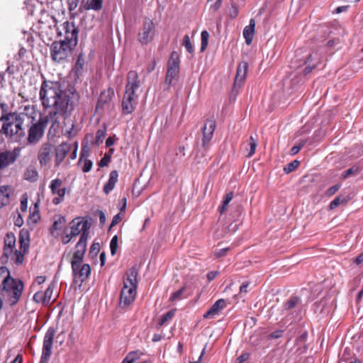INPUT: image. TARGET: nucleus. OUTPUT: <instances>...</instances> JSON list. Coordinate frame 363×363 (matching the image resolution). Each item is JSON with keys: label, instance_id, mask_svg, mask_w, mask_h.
I'll list each match as a JSON object with an SVG mask.
<instances>
[{"label": "nucleus", "instance_id": "nucleus-17", "mask_svg": "<svg viewBox=\"0 0 363 363\" xmlns=\"http://www.w3.org/2000/svg\"><path fill=\"white\" fill-rule=\"evenodd\" d=\"M62 182L60 179H53L50 184V189L52 194H57L58 197H55L52 199V203L55 205L59 204L63 200L65 195L66 188H60Z\"/></svg>", "mask_w": 363, "mask_h": 363}, {"label": "nucleus", "instance_id": "nucleus-2", "mask_svg": "<svg viewBox=\"0 0 363 363\" xmlns=\"http://www.w3.org/2000/svg\"><path fill=\"white\" fill-rule=\"evenodd\" d=\"M33 114V107L26 106L21 112H13L2 116L0 118L1 133L13 141H21L26 136V127L35 119Z\"/></svg>", "mask_w": 363, "mask_h": 363}, {"label": "nucleus", "instance_id": "nucleus-3", "mask_svg": "<svg viewBox=\"0 0 363 363\" xmlns=\"http://www.w3.org/2000/svg\"><path fill=\"white\" fill-rule=\"evenodd\" d=\"M138 270L135 267H131L126 272V278L123 280V286L120 294L119 306L125 308L130 306L136 296L138 285Z\"/></svg>", "mask_w": 363, "mask_h": 363}, {"label": "nucleus", "instance_id": "nucleus-51", "mask_svg": "<svg viewBox=\"0 0 363 363\" xmlns=\"http://www.w3.org/2000/svg\"><path fill=\"white\" fill-rule=\"evenodd\" d=\"M79 0H67L68 9L69 11H74L78 6Z\"/></svg>", "mask_w": 363, "mask_h": 363}, {"label": "nucleus", "instance_id": "nucleus-32", "mask_svg": "<svg viewBox=\"0 0 363 363\" xmlns=\"http://www.w3.org/2000/svg\"><path fill=\"white\" fill-rule=\"evenodd\" d=\"M300 302V298H298V296H294L284 303V308L285 310H291L295 308L298 304H299Z\"/></svg>", "mask_w": 363, "mask_h": 363}, {"label": "nucleus", "instance_id": "nucleus-63", "mask_svg": "<svg viewBox=\"0 0 363 363\" xmlns=\"http://www.w3.org/2000/svg\"><path fill=\"white\" fill-rule=\"evenodd\" d=\"M45 281V277H44V276H39L35 279V282L38 285H40L41 284L44 283Z\"/></svg>", "mask_w": 363, "mask_h": 363}, {"label": "nucleus", "instance_id": "nucleus-9", "mask_svg": "<svg viewBox=\"0 0 363 363\" xmlns=\"http://www.w3.org/2000/svg\"><path fill=\"white\" fill-rule=\"evenodd\" d=\"M155 33V26L152 21L145 19L138 35V41L142 45H147L153 39Z\"/></svg>", "mask_w": 363, "mask_h": 363}, {"label": "nucleus", "instance_id": "nucleus-55", "mask_svg": "<svg viewBox=\"0 0 363 363\" xmlns=\"http://www.w3.org/2000/svg\"><path fill=\"white\" fill-rule=\"evenodd\" d=\"M74 237L69 233L62 236L61 241L64 245L69 243Z\"/></svg>", "mask_w": 363, "mask_h": 363}, {"label": "nucleus", "instance_id": "nucleus-57", "mask_svg": "<svg viewBox=\"0 0 363 363\" xmlns=\"http://www.w3.org/2000/svg\"><path fill=\"white\" fill-rule=\"evenodd\" d=\"M100 250V245L99 243H94L90 249V253H93L94 255H97V253L99 252Z\"/></svg>", "mask_w": 363, "mask_h": 363}, {"label": "nucleus", "instance_id": "nucleus-26", "mask_svg": "<svg viewBox=\"0 0 363 363\" xmlns=\"http://www.w3.org/2000/svg\"><path fill=\"white\" fill-rule=\"evenodd\" d=\"M255 21L253 18H252L250 21L249 25L245 26L243 30V36L245 39L246 44L248 45L252 43L255 34Z\"/></svg>", "mask_w": 363, "mask_h": 363}, {"label": "nucleus", "instance_id": "nucleus-54", "mask_svg": "<svg viewBox=\"0 0 363 363\" xmlns=\"http://www.w3.org/2000/svg\"><path fill=\"white\" fill-rule=\"evenodd\" d=\"M228 250H229L228 247L220 249V250H218L215 252V256L217 258L223 257V256H225L226 255V253L228 251Z\"/></svg>", "mask_w": 363, "mask_h": 363}, {"label": "nucleus", "instance_id": "nucleus-12", "mask_svg": "<svg viewBox=\"0 0 363 363\" xmlns=\"http://www.w3.org/2000/svg\"><path fill=\"white\" fill-rule=\"evenodd\" d=\"M54 147L50 143H43L38 150V160L42 167L46 166L50 162L52 155Z\"/></svg>", "mask_w": 363, "mask_h": 363}, {"label": "nucleus", "instance_id": "nucleus-10", "mask_svg": "<svg viewBox=\"0 0 363 363\" xmlns=\"http://www.w3.org/2000/svg\"><path fill=\"white\" fill-rule=\"evenodd\" d=\"M21 147H15L13 150L0 152V170H3L15 163L20 156Z\"/></svg>", "mask_w": 363, "mask_h": 363}, {"label": "nucleus", "instance_id": "nucleus-33", "mask_svg": "<svg viewBox=\"0 0 363 363\" xmlns=\"http://www.w3.org/2000/svg\"><path fill=\"white\" fill-rule=\"evenodd\" d=\"M360 172V169L358 166H353L351 168L347 169L346 171L342 173V178L347 179L350 176H356L358 175Z\"/></svg>", "mask_w": 363, "mask_h": 363}, {"label": "nucleus", "instance_id": "nucleus-21", "mask_svg": "<svg viewBox=\"0 0 363 363\" xmlns=\"http://www.w3.org/2000/svg\"><path fill=\"white\" fill-rule=\"evenodd\" d=\"M247 69L248 64L247 62L243 61L238 65L234 83L235 86L237 85L239 86H241L247 76Z\"/></svg>", "mask_w": 363, "mask_h": 363}, {"label": "nucleus", "instance_id": "nucleus-64", "mask_svg": "<svg viewBox=\"0 0 363 363\" xmlns=\"http://www.w3.org/2000/svg\"><path fill=\"white\" fill-rule=\"evenodd\" d=\"M347 9V6H339L335 9L337 13H340L341 12L345 11Z\"/></svg>", "mask_w": 363, "mask_h": 363}, {"label": "nucleus", "instance_id": "nucleus-60", "mask_svg": "<svg viewBox=\"0 0 363 363\" xmlns=\"http://www.w3.org/2000/svg\"><path fill=\"white\" fill-rule=\"evenodd\" d=\"M97 213L99 214V220H100L101 224H104L105 222H106V215H105V213L102 211H101V210H98L97 211Z\"/></svg>", "mask_w": 363, "mask_h": 363}, {"label": "nucleus", "instance_id": "nucleus-43", "mask_svg": "<svg viewBox=\"0 0 363 363\" xmlns=\"http://www.w3.org/2000/svg\"><path fill=\"white\" fill-rule=\"evenodd\" d=\"M174 314V312L172 310H171V311H168L167 313H166L165 314H164L162 316V318L159 322V325H162L163 324H164V323L171 320Z\"/></svg>", "mask_w": 363, "mask_h": 363}, {"label": "nucleus", "instance_id": "nucleus-23", "mask_svg": "<svg viewBox=\"0 0 363 363\" xmlns=\"http://www.w3.org/2000/svg\"><path fill=\"white\" fill-rule=\"evenodd\" d=\"M67 220L64 216L60 215L54 217V222L50 228V234L54 237L59 235L58 231L62 230L66 225Z\"/></svg>", "mask_w": 363, "mask_h": 363}, {"label": "nucleus", "instance_id": "nucleus-58", "mask_svg": "<svg viewBox=\"0 0 363 363\" xmlns=\"http://www.w3.org/2000/svg\"><path fill=\"white\" fill-rule=\"evenodd\" d=\"M219 274L218 271H212L207 274V279L209 281H213Z\"/></svg>", "mask_w": 363, "mask_h": 363}, {"label": "nucleus", "instance_id": "nucleus-53", "mask_svg": "<svg viewBox=\"0 0 363 363\" xmlns=\"http://www.w3.org/2000/svg\"><path fill=\"white\" fill-rule=\"evenodd\" d=\"M28 207V199L24 195L21 199V208L22 211H26Z\"/></svg>", "mask_w": 363, "mask_h": 363}, {"label": "nucleus", "instance_id": "nucleus-38", "mask_svg": "<svg viewBox=\"0 0 363 363\" xmlns=\"http://www.w3.org/2000/svg\"><path fill=\"white\" fill-rule=\"evenodd\" d=\"M53 289H54V284H50L49 285V286L47 288V289L45 291H43L44 298H45V301L48 304L50 302L52 295L53 293Z\"/></svg>", "mask_w": 363, "mask_h": 363}, {"label": "nucleus", "instance_id": "nucleus-34", "mask_svg": "<svg viewBox=\"0 0 363 363\" xmlns=\"http://www.w3.org/2000/svg\"><path fill=\"white\" fill-rule=\"evenodd\" d=\"M233 198V192H229L225 195V199L223 201L222 206L220 207H219V211L220 213H223L225 212L228 205L232 201Z\"/></svg>", "mask_w": 363, "mask_h": 363}, {"label": "nucleus", "instance_id": "nucleus-48", "mask_svg": "<svg viewBox=\"0 0 363 363\" xmlns=\"http://www.w3.org/2000/svg\"><path fill=\"white\" fill-rule=\"evenodd\" d=\"M340 188V184H336L333 186L332 187L329 188L326 191V195L328 196H331L333 194H335Z\"/></svg>", "mask_w": 363, "mask_h": 363}, {"label": "nucleus", "instance_id": "nucleus-11", "mask_svg": "<svg viewBox=\"0 0 363 363\" xmlns=\"http://www.w3.org/2000/svg\"><path fill=\"white\" fill-rule=\"evenodd\" d=\"M72 269L74 281L79 285L88 279L91 273V267L88 264H76Z\"/></svg>", "mask_w": 363, "mask_h": 363}, {"label": "nucleus", "instance_id": "nucleus-50", "mask_svg": "<svg viewBox=\"0 0 363 363\" xmlns=\"http://www.w3.org/2000/svg\"><path fill=\"white\" fill-rule=\"evenodd\" d=\"M249 358H250L249 353H247V352L243 353L235 359V363H243L245 361L248 360Z\"/></svg>", "mask_w": 363, "mask_h": 363}, {"label": "nucleus", "instance_id": "nucleus-13", "mask_svg": "<svg viewBox=\"0 0 363 363\" xmlns=\"http://www.w3.org/2000/svg\"><path fill=\"white\" fill-rule=\"evenodd\" d=\"M138 94H130L125 92L122 100V113L128 115L132 113L138 105Z\"/></svg>", "mask_w": 363, "mask_h": 363}, {"label": "nucleus", "instance_id": "nucleus-18", "mask_svg": "<svg viewBox=\"0 0 363 363\" xmlns=\"http://www.w3.org/2000/svg\"><path fill=\"white\" fill-rule=\"evenodd\" d=\"M86 242L79 240L76 245L77 250L73 255L72 259L71 261L72 268H74L76 264H82L84 259V255L86 250Z\"/></svg>", "mask_w": 363, "mask_h": 363}, {"label": "nucleus", "instance_id": "nucleus-62", "mask_svg": "<svg viewBox=\"0 0 363 363\" xmlns=\"http://www.w3.org/2000/svg\"><path fill=\"white\" fill-rule=\"evenodd\" d=\"M363 262V253L360 254L359 256H357L354 260V263L357 265L360 264Z\"/></svg>", "mask_w": 363, "mask_h": 363}, {"label": "nucleus", "instance_id": "nucleus-27", "mask_svg": "<svg viewBox=\"0 0 363 363\" xmlns=\"http://www.w3.org/2000/svg\"><path fill=\"white\" fill-rule=\"evenodd\" d=\"M118 173L116 170H113L109 174V179L104 186V192L108 194L113 189L118 181Z\"/></svg>", "mask_w": 363, "mask_h": 363}, {"label": "nucleus", "instance_id": "nucleus-49", "mask_svg": "<svg viewBox=\"0 0 363 363\" xmlns=\"http://www.w3.org/2000/svg\"><path fill=\"white\" fill-rule=\"evenodd\" d=\"M111 160V155H105L100 160L99 165L100 167L107 166Z\"/></svg>", "mask_w": 363, "mask_h": 363}, {"label": "nucleus", "instance_id": "nucleus-1", "mask_svg": "<svg viewBox=\"0 0 363 363\" xmlns=\"http://www.w3.org/2000/svg\"><path fill=\"white\" fill-rule=\"evenodd\" d=\"M40 100L45 109H50L48 116L40 117L36 122L34 119L28 125L27 141L30 145H36L44 135L45 129L50 120L51 128L59 127L57 115L64 118L70 116L79 100V95L73 86L64 82L45 79L40 86Z\"/></svg>", "mask_w": 363, "mask_h": 363}, {"label": "nucleus", "instance_id": "nucleus-30", "mask_svg": "<svg viewBox=\"0 0 363 363\" xmlns=\"http://www.w3.org/2000/svg\"><path fill=\"white\" fill-rule=\"evenodd\" d=\"M16 237L13 233H8L4 238V247L9 248H15Z\"/></svg>", "mask_w": 363, "mask_h": 363}, {"label": "nucleus", "instance_id": "nucleus-16", "mask_svg": "<svg viewBox=\"0 0 363 363\" xmlns=\"http://www.w3.org/2000/svg\"><path fill=\"white\" fill-rule=\"evenodd\" d=\"M140 86V82L138 79L137 72L131 70L127 74V83L125 85V91L130 94H138L137 91Z\"/></svg>", "mask_w": 363, "mask_h": 363}, {"label": "nucleus", "instance_id": "nucleus-61", "mask_svg": "<svg viewBox=\"0 0 363 363\" xmlns=\"http://www.w3.org/2000/svg\"><path fill=\"white\" fill-rule=\"evenodd\" d=\"M215 1H216L215 3L212 6H211V8L213 9L214 11L218 10L220 8L221 3H222V0H215Z\"/></svg>", "mask_w": 363, "mask_h": 363}, {"label": "nucleus", "instance_id": "nucleus-24", "mask_svg": "<svg viewBox=\"0 0 363 363\" xmlns=\"http://www.w3.org/2000/svg\"><path fill=\"white\" fill-rule=\"evenodd\" d=\"M225 307V301L224 299L216 301L210 309L203 315L205 318H213L216 315Z\"/></svg>", "mask_w": 363, "mask_h": 363}, {"label": "nucleus", "instance_id": "nucleus-46", "mask_svg": "<svg viewBox=\"0 0 363 363\" xmlns=\"http://www.w3.org/2000/svg\"><path fill=\"white\" fill-rule=\"evenodd\" d=\"M304 145H305V141H301L297 145L294 146L291 149V155H296L300 151V150L303 147Z\"/></svg>", "mask_w": 363, "mask_h": 363}, {"label": "nucleus", "instance_id": "nucleus-42", "mask_svg": "<svg viewBox=\"0 0 363 363\" xmlns=\"http://www.w3.org/2000/svg\"><path fill=\"white\" fill-rule=\"evenodd\" d=\"M118 236L115 235L112 238L110 242V250L111 255H114L116 253L118 249Z\"/></svg>", "mask_w": 363, "mask_h": 363}, {"label": "nucleus", "instance_id": "nucleus-59", "mask_svg": "<svg viewBox=\"0 0 363 363\" xmlns=\"http://www.w3.org/2000/svg\"><path fill=\"white\" fill-rule=\"evenodd\" d=\"M249 285H250V283L248 281L243 282L240 287V294H242V293L247 294V289L249 286Z\"/></svg>", "mask_w": 363, "mask_h": 363}, {"label": "nucleus", "instance_id": "nucleus-39", "mask_svg": "<svg viewBox=\"0 0 363 363\" xmlns=\"http://www.w3.org/2000/svg\"><path fill=\"white\" fill-rule=\"evenodd\" d=\"M182 45L186 48V50L189 53H192L194 52V47L191 43L190 38L188 35H185L184 36Z\"/></svg>", "mask_w": 363, "mask_h": 363}, {"label": "nucleus", "instance_id": "nucleus-31", "mask_svg": "<svg viewBox=\"0 0 363 363\" xmlns=\"http://www.w3.org/2000/svg\"><path fill=\"white\" fill-rule=\"evenodd\" d=\"M143 354V352L140 350L133 351L128 354V355L125 357V359L128 363H133L135 361L140 359V357Z\"/></svg>", "mask_w": 363, "mask_h": 363}, {"label": "nucleus", "instance_id": "nucleus-36", "mask_svg": "<svg viewBox=\"0 0 363 363\" xmlns=\"http://www.w3.org/2000/svg\"><path fill=\"white\" fill-rule=\"evenodd\" d=\"M347 199L345 198H342L341 196H337L333 201H332L330 203L329 208L330 209H334L337 208L341 203H346L347 202Z\"/></svg>", "mask_w": 363, "mask_h": 363}, {"label": "nucleus", "instance_id": "nucleus-5", "mask_svg": "<svg viewBox=\"0 0 363 363\" xmlns=\"http://www.w3.org/2000/svg\"><path fill=\"white\" fill-rule=\"evenodd\" d=\"M76 44H71L70 42L65 40L55 41L51 45V57L57 62H62L66 60L72 53Z\"/></svg>", "mask_w": 363, "mask_h": 363}, {"label": "nucleus", "instance_id": "nucleus-4", "mask_svg": "<svg viewBox=\"0 0 363 363\" xmlns=\"http://www.w3.org/2000/svg\"><path fill=\"white\" fill-rule=\"evenodd\" d=\"M23 289V282L12 277L9 279V281L4 283L0 288V291H2L4 295L7 296L11 305H14L18 302L22 294Z\"/></svg>", "mask_w": 363, "mask_h": 363}, {"label": "nucleus", "instance_id": "nucleus-37", "mask_svg": "<svg viewBox=\"0 0 363 363\" xmlns=\"http://www.w3.org/2000/svg\"><path fill=\"white\" fill-rule=\"evenodd\" d=\"M300 162L298 160H294L291 162L289 163L286 166L284 167V171L286 174H289L293 171H294L299 165Z\"/></svg>", "mask_w": 363, "mask_h": 363}, {"label": "nucleus", "instance_id": "nucleus-8", "mask_svg": "<svg viewBox=\"0 0 363 363\" xmlns=\"http://www.w3.org/2000/svg\"><path fill=\"white\" fill-rule=\"evenodd\" d=\"M56 333V330L53 327H50L46 331L42 349V354L40 360V363H48L50 356L52 354V349L54 337Z\"/></svg>", "mask_w": 363, "mask_h": 363}, {"label": "nucleus", "instance_id": "nucleus-29", "mask_svg": "<svg viewBox=\"0 0 363 363\" xmlns=\"http://www.w3.org/2000/svg\"><path fill=\"white\" fill-rule=\"evenodd\" d=\"M103 0H87L86 4V9L99 11L102 8Z\"/></svg>", "mask_w": 363, "mask_h": 363}, {"label": "nucleus", "instance_id": "nucleus-14", "mask_svg": "<svg viewBox=\"0 0 363 363\" xmlns=\"http://www.w3.org/2000/svg\"><path fill=\"white\" fill-rule=\"evenodd\" d=\"M62 30L65 33L66 42H70L71 44H77L78 42V29L73 22L65 21L62 25Z\"/></svg>", "mask_w": 363, "mask_h": 363}, {"label": "nucleus", "instance_id": "nucleus-7", "mask_svg": "<svg viewBox=\"0 0 363 363\" xmlns=\"http://www.w3.org/2000/svg\"><path fill=\"white\" fill-rule=\"evenodd\" d=\"M180 57L177 52H172L167 62V69L164 83L169 86L172 85L179 73Z\"/></svg>", "mask_w": 363, "mask_h": 363}, {"label": "nucleus", "instance_id": "nucleus-35", "mask_svg": "<svg viewBox=\"0 0 363 363\" xmlns=\"http://www.w3.org/2000/svg\"><path fill=\"white\" fill-rule=\"evenodd\" d=\"M208 38L209 34L208 31L203 30L201 33V50L203 52L206 50L208 45Z\"/></svg>", "mask_w": 363, "mask_h": 363}, {"label": "nucleus", "instance_id": "nucleus-6", "mask_svg": "<svg viewBox=\"0 0 363 363\" xmlns=\"http://www.w3.org/2000/svg\"><path fill=\"white\" fill-rule=\"evenodd\" d=\"M70 233L74 238L80 235L79 240L87 241L91 223L84 218H76L69 223Z\"/></svg>", "mask_w": 363, "mask_h": 363}, {"label": "nucleus", "instance_id": "nucleus-40", "mask_svg": "<svg viewBox=\"0 0 363 363\" xmlns=\"http://www.w3.org/2000/svg\"><path fill=\"white\" fill-rule=\"evenodd\" d=\"M184 289H185V287H182L180 289H179L178 291L174 292L170 297V301H179L182 298H184L183 293H184Z\"/></svg>", "mask_w": 363, "mask_h": 363}, {"label": "nucleus", "instance_id": "nucleus-22", "mask_svg": "<svg viewBox=\"0 0 363 363\" xmlns=\"http://www.w3.org/2000/svg\"><path fill=\"white\" fill-rule=\"evenodd\" d=\"M113 95L114 91L111 88L102 91L98 99L96 109H104L105 106L111 101Z\"/></svg>", "mask_w": 363, "mask_h": 363}, {"label": "nucleus", "instance_id": "nucleus-25", "mask_svg": "<svg viewBox=\"0 0 363 363\" xmlns=\"http://www.w3.org/2000/svg\"><path fill=\"white\" fill-rule=\"evenodd\" d=\"M11 192L12 189L11 186L3 185L0 186V208L9 203Z\"/></svg>", "mask_w": 363, "mask_h": 363}, {"label": "nucleus", "instance_id": "nucleus-45", "mask_svg": "<svg viewBox=\"0 0 363 363\" xmlns=\"http://www.w3.org/2000/svg\"><path fill=\"white\" fill-rule=\"evenodd\" d=\"M92 165H93L92 162L90 160L85 158L84 160L82 171L86 173L89 172V171H91V169L92 168Z\"/></svg>", "mask_w": 363, "mask_h": 363}, {"label": "nucleus", "instance_id": "nucleus-19", "mask_svg": "<svg viewBox=\"0 0 363 363\" xmlns=\"http://www.w3.org/2000/svg\"><path fill=\"white\" fill-rule=\"evenodd\" d=\"M216 128V122L214 120L210 119L207 120L202 128L203 132V138L202 143L203 146L206 147V146L208 144V143L211 140L214 130Z\"/></svg>", "mask_w": 363, "mask_h": 363}, {"label": "nucleus", "instance_id": "nucleus-44", "mask_svg": "<svg viewBox=\"0 0 363 363\" xmlns=\"http://www.w3.org/2000/svg\"><path fill=\"white\" fill-rule=\"evenodd\" d=\"M33 299L37 303H42L43 304H48L45 298H44L43 291H38L33 296Z\"/></svg>", "mask_w": 363, "mask_h": 363}, {"label": "nucleus", "instance_id": "nucleus-56", "mask_svg": "<svg viewBox=\"0 0 363 363\" xmlns=\"http://www.w3.org/2000/svg\"><path fill=\"white\" fill-rule=\"evenodd\" d=\"M282 335H283V330H276V331L272 333L269 335V337L270 339H277V338L281 337L282 336Z\"/></svg>", "mask_w": 363, "mask_h": 363}, {"label": "nucleus", "instance_id": "nucleus-47", "mask_svg": "<svg viewBox=\"0 0 363 363\" xmlns=\"http://www.w3.org/2000/svg\"><path fill=\"white\" fill-rule=\"evenodd\" d=\"M238 8L235 5H232L229 10V16L231 18H235L238 15Z\"/></svg>", "mask_w": 363, "mask_h": 363}, {"label": "nucleus", "instance_id": "nucleus-20", "mask_svg": "<svg viewBox=\"0 0 363 363\" xmlns=\"http://www.w3.org/2000/svg\"><path fill=\"white\" fill-rule=\"evenodd\" d=\"M70 149L71 145L67 143H62L55 148V153L56 166H59L61 164Z\"/></svg>", "mask_w": 363, "mask_h": 363}, {"label": "nucleus", "instance_id": "nucleus-28", "mask_svg": "<svg viewBox=\"0 0 363 363\" xmlns=\"http://www.w3.org/2000/svg\"><path fill=\"white\" fill-rule=\"evenodd\" d=\"M23 177L26 180L35 182L38 177L36 168L33 165L28 166L24 172Z\"/></svg>", "mask_w": 363, "mask_h": 363}, {"label": "nucleus", "instance_id": "nucleus-52", "mask_svg": "<svg viewBox=\"0 0 363 363\" xmlns=\"http://www.w3.org/2000/svg\"><path fill=\"white\" fill-rule=\"evenodd\" d=\"M122 220V216L121 213L116 214L112 219L111 223L110 225V228H113L116 225H117Z\"/></svg>", "mask_w": 363, "mask_h": 363}, {"label": "nucleus", "instance_id": "nucleus-15", "mask_svg": "<svg viewBox=\"0 0 363 363\" xmlns=\"http://www.w3.org/2000/svg\"><path fill=\"white\" fill-rule=\"evenodd\" d=\"M15 248L4 247L3 255L1 258L2 263H6L10 259L14 263L21 264L23 262V255Z\"/></svg>", "mask_w": 363, "mask_h": 363}, {"label": "nucleus", "instance_id": "nucleus-41", "mask_svg": "<svg viewBox=\"0 0 363 363\" xmlns=\"http://www.w3.org/2000/svg\"><path fill=\"white\" fill-rule=\"evenodd\" d=\"M249 146H250V152L248 153V157H250L255 152V150H256V148L257 146V140L255 139L252 136H250V138Z\"/></svg>", "mask_w": 363, "mask_h": 363}]
</instances>
